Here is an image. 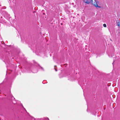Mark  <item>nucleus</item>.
I'll list each match as a JSON object with an SVG mask.
<instances>
[{
	"label": "nucleus",
	"mask_w": 120,
	"mask_h": 120,
	"mask_svg": "<svg viewBox=\"0 0 120 120\" xmlns=\"http://www.w3.org/2000/svg\"><path fill=\"white\" fill-rule=\"evenodd\" d=\"M103 26L104 27H106V24H103Z\"/></svg>",
	"instance_id": "6"
},
{
	"label": "nucleus",
	"mask_w": 120,
	"mask_h": 120,
	"mask_svg": "<svg viewBox=\"0 0 120 120\" xmlns=\"http://www.w3.org/2000/svg\"><path fill=\"white\" fill-rule=\"evenodd\" d=\"M12 102L13 103H14V104H16V102H15V101H12Z\"/></svg>",
	"instance_id": "7"
},
{
	"label": "nucleus",
	"mask_w": 120,
	"mask_h": 120,
	"mask_svg": "<svg viewBox=\"0 0 120 120\" xmlns=\"http://www.w3.org/2000/svg\"><path fill=\"white\" fill-rule=\"evenodd\" d=\"M55 66H54V67H55V71H57V70H56V69L55 68Z\"/></svg>",
	"instance_id": "8"
},
{
	"label": "nucleus",
	"mask_w": 120,
	"mask_h": 120,
	"mask_svg": "<svg viewBox=\"0 0 120 120\" xmlns=\"http://www.w3.org/2000/svg\"><path fill=\"white\" fill-rule=\"evenodd\" d=\"M38 67L39 68H40L42 70H43V68L42 67L40 66L39 65H38Z\"/></svg>",
	"instance_id": "5"
},
{
	"label": "nucleus",
	"mask_w": 120,
	"mask_h": 120,
	"mask_svg": "<svg viewBox=\"0 0 120 120\" xmlns=\"http://www.w3.org/2000/svg\"><path fill=\"white\" fill-rule=\"evenodd\" d=\"M83 2L85 3L88 4L91 3L95 7H96L100 8L101 7L98 5L97 2L96 0H83Z\"/></svg>",
	"instance_id": "1"
},
{
	"label": "nucleus",
	"mask_w": 120,
	"mask_h": 120,
	"mask_svg": "<svg viewBox=\"0 0 120 120\" xmlns=\"http://www.w3.org/2000/svg\"><path fill=\"white\" fill-rule=\"evenodd\" d=\"M10 96L11 98V99L12 100H13L14 99H15V98H14L11 95H10Z\"/></svg>",
	"instance_id": "4"
},
{
	"label": "nucleus",
	"mask_w": 120,
	"mask_h": 120,
	"mask_svg": "<svg viewBox=\"0 0 120 120\" xmlns=\"http://www.w3.org/2000/svg\"><path fill=\"white\" fill-rule=\"evenodd\" d=\"M117 25L118 26H120V21H119L118 22Z\"/></svg>",
	"instance_id": "3"
},
{
	"label": "nucleus",
	"mask_w": 120,
	"mask_h": 120,
	"mask_svg": "<svg viewBox=\"0 0 120 120\" xmlns=\"http://www.w3.org/2000/svg\"><path fill=\"white\" fill-rule=\"evenodd\" d=\"M43 14L44 15L45 14V13H43Z\"/></svg>",
	"instance_id": "9"
},
{
	"label": "nucleus",
	"mask_w": 120,
	"mask_h": 120,
	"mask_svg": "<svg viewBox=\"0 0 120 120\" xmlns=\"http://www.w3.org/2000/svg\"><path fill=\"white\" fill-rule=\"evenodd\" d=\"M27 71L28 73H30L31 72L34 73H35L38 72V70L36 68L32 69L31 68H29L27 69Z\"/></svg>",
	"instance_id": "2"
}]
</instances>
